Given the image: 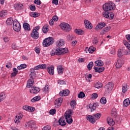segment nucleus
Wrapping results in <instances>:
<instances>
[{
    "label": "nucleus",
    "instance_id": "1",
    "mask_svg": "<svg viewBox=\"0 0 130 130\" xmlns=\"http://www.w3.org/2000/svg\"><path fill=\"white\" fill-rule=\"evenodd\" d=\"M56 45L58 48L52 50L50 53L52 56H54V55H63V54H66V53L69 52L68 48H60L61 46H63V45H64V41H63V40H58L56 43Z\"/></svg>",
    "mask_w": 130,
    "mask_h": 130
},
{
    "label": "nucleus",
    "instance_id": "2",
    "mask_svg": "<svg viewBox=\"0 0 130 130\" xmlns=\"http://www.w3.org/2000/svg\"><path fill=\"white\" fill-rule=\"evenodd\" d=\"M103 9L105 11H114L116 9V6L112 2H109L103 5Z\"/></svg>",
    "mask_w": 130,
    "mask_h": 130
},
{
    "label": "nucleus",
    "instance_id": "3",
    "mask_svg": "<svg viewBox=\"0 0 130 130\" xmlns=\"http://www.w3.org/2000/svg\"><path fill=\"white\" fill-rule=\"evenodd\" d=\"M73 113H74V111L72 110H69L66 112L65 118L67 123H69V124L73 123V118H72L71 116L73 115Z\"/></svg>",
    "mask_w": 130,
    "mask_h": 130
},
{
    "label": "nucleus",
    "instance_id": "4",
    "mask_svg": "<svg viewBox=\"0 0 130 130\" xmlns=\"http://www.w3.org/2000/svg\"><path fill=\"white\" fill-rule=\"evenodd\" d=\"M53 42H54V39L52 37H49L46 38L43 41V45L44 47H48V46H50V45H52L53 44Z\"/></svg>",
    "mask_w": 130,
    "mask_h": 130
},
{
    "label": "nucleus",
    "instance_id": "5",
    "mask_svg": "<svg viewBox=\"0 0 130 130\" xmlns=\"http://www.w3.org/2000/svg\"><path fill=\"white\" fill-rule=\"evenodd\" d=\"M13 28L14 31H16V32H19L21 30V24L17 20V19H15L13 22Z\"/></svg>",
    "mask_w": 130,
    "mask_h": 130
},
{
    "label": "nucleus",
    "instance_id": "6",
    "mask_svg": "<svg viewBox=\"0 0 130 130\" xmlns=\"http://www.w3.org/2000/svg\"><path fill=\"white\" fill-rule=\"evenodd\" d=\"M60 27L62 30L65 31V32H70L72 30V27L70 24L66 23H62L60 24Z\"/></svg>",
    "mask_w": 130,
    "mask_h": 130
},
{
    "label": "nucleus",
    "instance_id": "7",
    "mask_svg": "<svg viewBox=\"0 0 130 130\" xmlns=\"http://www.w3.org/2000/svg\"><path fill=\"white\" fill-rule=\"evenodd\" d=\"M105 91L107 93H110L111 90L113 89V83L112 82H109L105 86Z\"/></svg>",
    "mask_w": 130,
    "mask_h": 130
},
{
    "label": "nucleus",
    "instance_id": "8",
    "mask_svg": "<svg viewBox=\"0 0 130 130\" xmlns=\"http://www.w3.org/2000/svg\"><path fill=\"white\" fill-rule=\"evenodd\" d=\"M25 127H30V128H36V123L34 121L27 122L24 125Z\"/></svg>",
    "mask_w": 130,
    "mask_h": 130
},
{
    "label": "nucleus",
    "instance_id": "9",
    "mask_svg": "<svg viewBox=\"0 0 130 130\" xmlns=\"http://www.w3.org/2000/svg\"><path fill=\"white\" fill-rule=\"evenodd\" d=\"M30 36L33 39H38L39 38V33L37 30L34 29L30 34Z\"/></svg>",
    "mask_w": 130,
    "mask_h": 130
},
{
    "label": "nucleus",
    "instance_id": "10",
    "mask_svg": "<svg viewBox=\"0 0 130 130\" xmlns=\"http://www.w3.org/2000/svg\"><path fill=\"white\" fill-rule=\"evenodd\" d=\"M99 106V105H97L96 103L94 104H90L89 105H88L87 106V109H91V112L94 111V110H96V108H97V107Z\"/></svg>",
    "mask_w": 130,
    "mask_h": 130
},
{
    "label": "nucleus",
    "instance_id": "11",
    "mask_svg": "<svg viewBox=\"0 0 130 130\" xmlns=\"http://www.w3.org/2000/svg\"><path fill=\"white\" fill-rule=\"evenodd\" d=\"M63 101V99H62V98H58V99L56 100L55 102V107H57V108H58V107H60L61 105V103H62Z\"/></svg>",
    "mask_w": 130,
    "mask_h": 130
},
{
    "label": "nucleus",
    "instance_id": "12",
    "mask_svg": "<svg viewBox=\"0 0 130 130\" xmlns=\"http://www.w3.org/2000/svg\"><path fill=\"white\" fill-rule=\"evenodd\" d=\"M106 26V24L104 22H100L98 24V25L95 27L96 31H99V30H101L103 29L104 27Z\"/></svg>",
    "mask_w": 130,
    "mask_h": 130
},
{
    "label": "nucleus",
    "instance_id": "13",
    "mask_svg": "<svg viewBox=\"0 0 130 130\" xmlns=\"http://www.w3.org/2000/svg\"><path fill=\"white\" fill-rule=\"evenodd\" d=\"M84 23H85V28H86V29H92V28H93V26H92V24L88 20H85Z\"/></svg>",
    "mask_w": 130,
    "mask_h": 130
},
{
    "label": "nucleus",
    "instance_id": "14",
    "mask_svg": "<svg viewBox=\"0 0 130 130\" xmlns=\"http://www.w3.org/2000/svg\"><path fill=\"white\" fill-rule=\"evenodd\" d=\"M70 94V90L69 89L63 90L59 92V95L61 97L63 96H68Z\"/></svg>",
    "mask_w": 130,
    "mask_h": 130
},
{
    "label": "nucleus",
    "instance_id": "15",
    "mask_svg": "<svg viewBox=\"0 0 130 130\" xmlns=\"http://www.w3.org/2000/svg\"><path fill=\"white\" fill-rule=\"evenodd\" d=\"M86 119H87V120H89L91 123H95V122H96V119L94 118L93 116H92L91 115L87 116Z\"/></svg>",
    "mask_w": 130,
    "mask_h": 130
},
{
    "label": "nucleus",
    "instance_id": "16",
    "mask_svg": "<svg viewBox=\"0 0 130 130\" xmlns=\"http://www.w3.org/2000/svg\"><path fill=\"white\" fill-rule=\"evenodd\" d=\"M59 125H61V126H64L67 124L66 122V120H64V118L63 117H61L58 120Z\"/></svg>",
    "mask_w": 130,
    "mask_h": 130
},
{
    "label": "nucleus",
    "instance_id": "17",
    "mask_svg": "<svg viewBox=\"0 0 130 130\" xmlns=\"http://www.w3.org/2000/svg\"><path fill=\"white\" fill-rule=\"evenodd\" d=\"M40 91V89L39 88L34 86L31 87V90H30V93H33L34 94H37Z\"/></svg>",
    "mask_w": 130,
    "mask_h": 130
},
{
    "label": "nucleus",
    "instance_id": "18",
    "mask_svg": "<svg viewBox=\"0 0 130 130\" xmlns=\"http://www.w3.org/2000/svg\"><path fill=\"white\" fill-rule=\"evenodd\" d=\"M93 69L96 73H102L105 70L104 67H94Z\"/></svg>",
    "mask_w": 130,
    "mask_h": 130
},
{
    "label": "nucleus",
    "instance_id": "19",
    "mask_svg": "<svg viewBox=\"0 0 130 130\" xmlns=\"http://www.w3.org/2000/svg\"><path fill=\"white\" fill-rule=\"evenodd\" d=\"M123 64V60L121 59H118L117 61V62L116 63V67L117 69H119L122 67V65Z\"/></svg>",
    "mask_w": 130,
    "mask_h": 130
},
{
    "label": "nucleus",
    "instance_id": "20",
    "mask_svg": "<svg viewBox=\"0 0 130 130\" xmlns=\"http://www.w3.org/2000/svg\"><path fill=\"white\" fill-rule=\"evenodd\" d=\"M34 84V79L29 78L27 81L26 87L27 88H31V87H32V86H33Z\"/></svg>",
    "mask_w": 130,
    "mask_h": 130
},
{
    "label": "nucleus",
    "instance_id": "21",
    "mask_svg": "<svg viewBox=\"0 0 130 130\" xmlns=\"http://www.w3.org/2000/svg\"><path fill=\"white\" fill-rule=\"evenodd\" d=\"M46 69V64H39L35 67V70L38 71V70L40 69Z\"/></svg>",
    "mask_w": 130,
    "mask_h": 130
},
{
    "label": "nucleus",
    "instance_id": "22",
    "mask_svg": "<svg viewBox=\"0 0 130 130\" xmlns=\"http://www.w3.org/2000/svg\"><path fill=\"white\" fill-rule=\"evenodd\" d=\"M14 8L16 10H20L23 9V4H16L14 5Z\"/></svg>",
    "mask_w": 130,
    "mask_h": 130
},
{
    "label": "nucleus",
    "instance_id": "23",
    "mask_svg": "<svg viewBox=\"0 0 130 130\" xmlns=\"http://www.w3.org/2000/svg\"><path fill=\"white\" fill-rule=\"evenodd\" d=\"M48 72L50 75H53L54 74V67L51 66V67L48 68Z\"/></svg>",
    "mask_w": 130,
    "mask_h": 130
},
{
    "label": "nucleus",
    "instance_id": "24",
    "mask_svg": "<svg viewBox=\"0 0 130 130\" xmlns=\"http://www.w3.org/2000/svg\"><path fill=\"white\" fill-rule=\"evenodd\" d=\"M95 66L96 67H103L104 63H103V61L101 60H98L95 61Z\"/></svg>",
    "mask_w": 130,
    "mask_h": 130
},
{
    "label": "nucleus",
    "instance_id": "25",
    "mask_svg": "<svg viewBox=\"0 0 130 130\" xmlns=\"http://www.w3.org/2000/svg\"><path fill=\"white\" fill-rule=\"evenodd\" d=\"M29 16L32 17V18H37V17H39L40 16V13L38 12H30L29 13Z\"/></svg>",
    "mask_w": 130,
    "mask_h": 130
},
{
    "label": "nucleus",
    "instance_id": "26",
    "mask_svg": "<svg viewBox=\"0 0 130 130\" xmlns=\"http://www.w3.org/2000/svg\"><path fill=\"white\" fill-rule=\"evenodd\" d=\"M111 29V27L110 26H107L106 27H105L103 29V31L101 32V34L102 35H104V34H105L106 32H108V31H109V30H110Z\"/></svg>",
    "mask_w": 130,
    "mask_h": 130
},
{
    "label": "nucleus",
    "instance_id": "27",
    "mask_svg": "<svg viewBox=\"0 0 130 130\" xmlns=\"http://www.w3.org/2000/svg\"><path fill=\"white\" fill-rule=\"evenodd\" d=\"M130 104V100L129 99H126L124 100L123 103V106L124 107H127L128 105Z\"/></svg>",
    "mask_w": 130,
    "mask_h": 130
},
{
    "label": "nucleus",
    "instance_id": "28",
    "mask_svg": "<svg viewBox=\"0 0 130 130\" xmlns=\"http://www.w3.org/2000/svg\"><path fill=\"white\" fill-rule=\"evenodd\" d=\"M111 116L113 117H116V116H117V112H116V109L115 108H113L111 110Z\"/></svg>",
    "mask_w": 130,
    "mask_h": 130
},
{
    "label": "nucleus",
    "instance_id": "29",
    "mask_svg": "<svg viewBox=\"0 0 130 130\" xmlns=\"http://www.w3.org/2000/svg\"><path fill=\"white\" fill-rule=\"evenodd\" d=\"M23 28L24 30H27V31H30L31 30L30 25L28 23H24L23 24Z\"/></svg>",
    "mask_w": 130,
    "mask_h": 130
},
{
    "label": "nucleus",
    "instance_id": "30",
    "mask_svg": "<svg viewBox=\"0 0 130 130\" xmlns=\"http://www.w3.org/2000/svg\"><path fill=\"white\" fill-rule=\"evenodd\" d=\"M107 123L109 125H113V124H114V121H113V119H111V118H108Z\"/></svg>",
    "mask_w": 130,
    "mask_h": 130
},
{
    "label": "nucleus",
    "instance_id": "31",
    "mask_svg": "<svg viewBox=\"0 0 130 130\" xmlns=\"http://www.w3.org/2000/svg\"><path fill=\"white\" fill-rule=\"evenodd\" d=\"M74 32L76 34H78V35H83V34H84V31L83 30H81V29H76L74 30Z\"/></svg>",
    "mask_w": 130,
    "mask_h": 130
},
{
    "label": "nucleus",
    "instance_id": "32",
    "mask_svg": "<svg viewBox=\"0 0 130 130\" xmlns=\"http://www.w3.org/2000/svg\"><path fill=\"white\" fill-rule=\"evenodd\" d=\"M6 97H7V96L6 95V93H5V92L1 93L0 94V102H2V101L5 100V99H6Z\"/></svg>",
    "mask_w": 130,
    "mask_h": 130
},
{
    "label": "nucleus",
    "instance_id": "33",
    "mask_svg": "<svg viewBox=\"0 0 130 130\" xmlns=\"http://www.w3.org/2000/svg\"><path fill=\"white\" fill-rule=\"evenodd\" d=\"M102 86H103V84H102V83L100 82H98L94 84L95 88H96L97 89H100V88H102Z\"/></svg>",
    "mask_w": 130,
    "mask_h": 130
},
{
    "label": "nucleus",
    "instance_id": "34",
    "mask_svg": "<svg viewBox=\"0 0 130 130\" xmlns=\"http://www.w3.org/2000/svg\"><path fill=\"white\" fill-rule=\"evenodd\" d=\"M13 18H8L7 21H6V24L8 25L9 26L12 25L13 24Z\"/></svg>",
    "mask_w": 130,
    "mask_h": 130
},
{
    "label": "nucleus",
    "instance_id": "35",
    "mask_svg": "<svg viewBox=\"0 0 130 130\" xmlns=\"http://www.w3.org/2000/svg\"><path fill=\"white\" fill-rule=\"evenodd\" d=\"M40 99H41V98H40V96H37L34 97V98H32L31 100V102H36V101H39V100H40Z\"/></svg>",
    "mask_w": 130,
    "mask_h": 130
},
{
    "label": "nucleus",
    "instance_id": "36",
    "mask_svg": "<svg viewBox=\"0 0 130 130\" xmlns=\"http://www.w3.org/2000/svg\"><path fill=\"white\" fill-rule=\"evenodd\" d=\"M26 68H27V65H26V64H21L17 67V69L19 71H20V70H23V69H26Z\"/></svg>",
    "mask_w": 130,
    "mask_h": 130
},
{
    "label": "nucleus",
    "instance_id": "37",
    "mask_svg": "<svg viewBox=\"0 0 130 130\" xmlns=\"http://www.w3.org/2000/svg\"><path fill=\"white\" fill-rule=\"evenodd\" d=\"M76 101H75V100H72V101L70 103V105L72 109H74L75 108V106H76Z\"/></svg>",
    "mask_w": 130,
    "mask_h": 130
},
{
    "label": "nucleus",
    "instance_id": "38",
    "mask_svg": "<svg viewBox=\"0 0 130 130\" xmlns=\"http://www.w3.org/2000/svg\"><path fill=\"white\" fill-rule=\"evenodd\" d=\"M42 30H43V32L44 33H47V32H48V30H49L48 25H44L43 27Z\"/></svg>",
    "mask_w": 130,
    "mask_h": 130
},
{
    "label": "nucleus",
    "instance_id": "39",
    "mask_svg": "<svg viewBox=\"0 0 130 130\" xmlns=\"http://www.w3.org/2000/svg\"><path fill=\"white\" fill-rule=\"evenodd\" d=\"M108 11H105V12L103 13V15L105 18H109V14L110 12Z\"/></svg>",
    "mask_w": 130,
    "mask_h": 130
},
{
    "label": "nucleus",
    "instance_id": "40",
    "mask_svg": "<svg viewBox=\"0 0 130 130\" xmlns=\"http://www.w3.org/2000/svg\"><path fill=\"white\" fill-rule=\"evenodd\" d=\"M123 50L119 49L118 51L117 55L118 57H122L123 56V53H122Z\"/></svg>",
    "mask_w": 130,
    "mask_h": 130
},
{
    "label": "nucleus",
    "instance_id": "41",
    "mask_svg": "<svg viewBox=\"0 0 130 130\" xmlns=\"http://www.w3.org/2000/svg\"><path fill=\"white\" fill-rule=\"evenodd\" d=\"M22 117L21 116H18L17 118V116H16V119L14 120V122L15 123H19L20 122V119H22Z\"/></svg>",
    "mask_w": 130,
    "mask_h": 130
},
{
    "label": "nucleus",
    "instance_id": "42",
    "mask_svg": "<svg viewBox=\"0 0 130 130\" xmlns=\"http://www.w3.org/2000/svg\"><path fill=\"white\" fill-rule=\"evenodd\" d=\"M57 71L59 75H62L63 73V68L62 67L57 68Z\"/></svg>",
    "mask_w": 130,
    "mask_h": 130
},
{
    "label": "nucleus",
    "instance_id": "43",
    "mask_svg": "<svg viewBox=\"0 0 130 130\" xmlns=\"http://www.w3.org/2000/svg\"><path fill=\"white\" fill-rule=\"evenodd\" d=\"M93 66H94V64L93 63L92 61L89 63V64L87 65V69H88V71H91V70H92Z\"/></svg>",
    "mask_w": 130,
    "mask_h": 130
},
{
    "label": "nucleus",
    "instance_id": "44",
    "mask_svg": "<svg viewBox=\"0 0 130 130\" xmlns=\"http://www.w3.org/2000/svg\"><path fill=\"white\" fill-rule=\"evenodd\" d=\"M35 110V108L29 106H28L27 111H29V112H34Z\"/></svg>",
    "mask_w": 130,
    "mask_h": 130
},
{
    "label": "nucleus",
    "instance_id": "45",
    "mask_svg": "<svg viewBox=\"0 0 130 130\" xmlns=\"http://www.w3.org/2000/svg\"><path fill=\"white\" fill-rule=\"evenodd\" d=\"M127 91V86L126 84H124L122 86V92L123 93H125Z\"/></svg>",
    "mask_w": 130,
    "mask_h": 130
},
{
    "label": "nucleus",
    "instance_id": "46",
    "mask_svg": "<svg viewBox=\"0 0 130 130\" xmlns=\"http://www.w3.org/2000/svg\"><path fill=\"white\" fill-rule=\"evenodd\" d=\"M96 48L93 47H90L88 49V52L89 53H93L95 50Z\"/></svg>",
    "mask_w": 130,
    "mask_h": 130
},
{
    "label": "nucleus",
    "instance_id": "47",
    "mask_svg": "<svg viewBox=\"0 0 130 130\" xmlns=\"http://www.w3.org/2000/svg\"><path fill=\"white\" fill-rule=\"evenodd\" d=\"M93 116H94V118L95 119V120H97V119H99L100 117H101V114L100 113H96L95 114L93 115Z\"/></svg>",
    "mask_w": 130,
    "mask_h": 130
},
{
    "label": "nucleus",
    "instance_id": "48",
    "mask_svg": "<svg viewBox=\"0 0 130 130\" xmlns=\"http://www.w3.org/2000/svg\"><path fill=\"white\" fill-rule=\"evenodd\" d=\"M30 79L34 80L35 78H36V73H30Z\"/></svg>",
    "mask_w": 130,
    "mask_h": 130
},
{
    "label": "nucleus",
    "instance_id": "49",
    "mask_svg": "<svg viewBox=\"0 0 130 130\" xmlns=\"http://www.w3.org/2000/svg\"><path fill=\"white\" fill-rule=\"evenodd\" d=\"M106 102H107V101H106V98L105 97H103L100 100V103L102 104H106Z\"/></svg>",
    "mask_w": 130,
    "mask_h": 130
},
{
    "label": "nucleus",
    "instance_id": "50",
    "mask_svg": "<svg viewBox=\"0 0 130 130\" xmlns=\"http://www.w3.org/2000/svg\"><path fill=\"white\" fill-rule=\"evenodd\" d=\"M78 98H84L85 97V93L81 91L78 94Z\"/></svg>",
    "mask_w": 130,
    "mask_h": 130
},
{
    "label": "nucleus",
    "instance_id": "51",
    "mask_svg": "<svg viewBox=\"0 0 130 130\" xmlns=\"http://www.w3.org/2000/svg\"><path fill=\"white\" fill-rule=\"evenodd\" d=\"M29 8L30 10L32 12H34L36 10V7H35V5H30L29 6Z\"/></svg>",
    "mask_w": 130,
    "mask_h": 130
},
{
    "label": "nucleus",
    "instance_id": "52",
    "mask_svg": "<svg viewBox=\"0 0 130 130\" xmlns=\"http://www.w3.org/2000/svg\"><path fill=\"white\" fill-rule=\"evenodd\" d=\"M109 15V17L108 18L109 20H112L114 18V14H113V13L110 12Z\"/></svg>",
    "mask_w": 130,
    "mask_h": 130
},
{
    "label": "nucleus",
    "instance_id": "53",
    "mask_svg": "<svg viewBox=\"0 0 130 130\" xmlns=\"http://www.w3.org/2000/svg\"><path fill=\"white\" fill-rule=\"evenodd\" d=\"M56 112V110H55V109H53L50 110L49 113L52 115H54V114H55Z\"/></svg>",
    "mask_w": 130,
    "mask_h": 130
},
{
    "label": "nucleus",
    "instance_id": "54",
    "mask_svg": "<svg viewBox=\"0 0 130 130\" xmlns=\"http://www.w3.org/2000/svg\"><path fill=\"white\" fill-rule=\"evenodd\" d=\"M98 97V94L96 93H93L91 95V99H93V100L96 99Z\"/></svg>",
    "mask_w": 130,
    "mask_h": 130
},
{
    "label": "nucleus",
    "instance_id": "55",
    "mask_svg": "<svg viewBox=\"0 0 130 130\" xmlns=\"http://www.w3.org/2000/svg\"><path fill=\"white\" fill-rule=\"evenodd\" d=\"M98 42H99V41H98V39L97 38H94L92 40L93 44H97V43H98Z\"/></svg>",
    "mask_w": 130,
    "mask_h": 130
},
{
    "label": "nucleus",
    "instance_id": "56",
    "mask_svg": "<svg viewBox=\"0 0 130 130\" xmlns=\"http://www.w3.org/2000/svg\"><path fill=\"white\" fill-rule=\"evenodd\" d=\"M6 13H7V11L6 10L2 11V12L0 13L1 17L3 18L4 16H6Z\"/></svg>",
    "mask_w": 130,
    "mask_h": 130
},
{
    "label": "nucleus",
    "instance_id": "57",
    "mask_svg": "<svg viewBox=\"0 0 130 130\" xmlns=\"http://www.w3.org/2000/svg\"><path fill=\"white\" fill-rule=\"evenodd\" d=\"M34 4L38 5H40L41 4H42L41 1L40 0H35L34 2Z\"/></svg>",
    "mask_w": 130,
    "mask_h": 130
},
{
    "label": "nucleus",
    "instance_id": "58",
    "mask_svg": "<svg viewBox=\"0 0 130 130\" xmlns=\"http://www.w3.org/2000/svg\"><path fill=\"white\" fill-rule=\"evenodd\" d=\"M48 85H46L44 88V93H47L48 92Z\"/></svg>",
    "mask_w": 130,
    "mask_h": 130
},
{
    "label": "nucleus",
    "instance_id": "59",
    "mask_svg": "<svg viewBox=\"0 0 130 130\" xmlns=\"http://www.w3.org/2000/svg\"><path fill=\"white\" fill-rule=\"evenodd\" d=\"M3 40H4L5 42H9L10 41V38L8 37H5L3 38Z\"/></svg>",
    "mask_w": 130,
    "mask_h": 130
},
{
    "label": "nucleus",
    "instance_id": "60",
    "mask_svg": "<svg viewBox=\"0 0 130 130\" xmlns=\"http://www.w3.org/2000/svg\"><path fill=\"white\" fill-rule=\"evenodd\" d=\"M52 19L54 21L56 22V21H58V17H57L56 16H54Z\"/></svg>",
    "mask_w": 130,
    "mask_h": 130
},
{
    "label": "nucleus",
    "instance_id": "61",
    "mask_svg": "<svg viewBox=\"0 0 130 130\" xmlns=\"http://www.w3.org/2000/svg\"><path fill=\"white\" fill-rule=\"evenodd\" d=\"M123 43L126 47H128V45L129 44L126 41V40H123Z\"/></svg>",
    "mask_w": 130,
    "mask_h": 130
},
{
    "label": "nucleus",
    "instance_id": "62",
    "mask_svg": "<svg viewBox=\"0 0 130 130\" xmlns=\"http://www.w3.org/2000/svg\"><path fill=\"white\" fill-rule=\"evenodd\" d=\"M52 4H54L55 6H57L58 5V0H53Z\"/></svg>",
    "mask_w": 130,
    "mask_h": 130
},
{
    "label": "nucleus",
    "instance_id": "63",
    "mask_svg": "<svg viewBox=\"0 0 130 130\" xmlns=\"http://www.w3.org/2000/svg\"><path fill=\"white\" fill-rule=\"evenodd\" d=\"M49 24L50 25V26H52L54 23V21H53V20L52 19H51L50 21H49Z\"/></svg>",
    "mask_w": 130,
    "mask_h": 130
},
{
    "label": "nucleus",
    "instance_id": "64",
    "mask_svg": "<svg viewBox=\"0 0 130 130\" xmlns=\"http://www.w3.org/2000/svg\"><path fill=\"white\" fill-rule=\"evenodd\" d=\"M126 38L128 41V42H130V35H126Z\"/></svg>",
    "mask_w": 130,
    "mask_h": 130
}]
</instances>
